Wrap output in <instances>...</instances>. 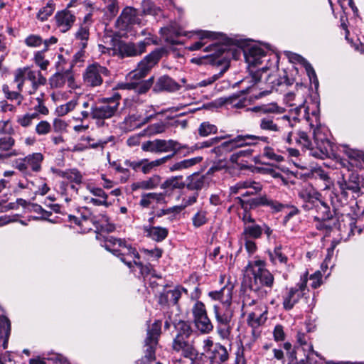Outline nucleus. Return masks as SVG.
I'll return each instance as SVG.
<instances>
[{
    "label": "nucleus",
    "instance_id": "24",
    "mask_svg": "<svg viewBox=\"0 0 364 364\" xmlns=\"http://www.w3.org/2000/svg\"><path fill=\"white\" fill-rule=\"evenodd\" d=\"M213 311L217 323H230L233 316L231 305L215 304L213 306Z\"/></svg>",
    "mask_w": 364,
    "mask_h": 364
},
{
    "label": "nucleus",
    "instance_id": "54",
    "mask_svg": "<svg viewBox=\"0 0 364 364\" xmlns=\"http://www.w3.org/2000/svg\"><path fill=\"white\" fill-rule=\"evenodd\" d=\"M205 183V177L199 174H194L191 176L187 188L190 190H200Z\"/></svg>",
    "mask_w": 364,
    "mask_h": 364
},
{
    "label": "nucleus",
    "instance_id": "52",
    "mask_svg": "<svg viewBox=\"0 0 364 364\" xmlns=\"http://www.w3.org/2000/svg\"><path fill=\"white\" fill-rule=\"evenodd\" d=\"M255 109L262 114H282L284 112V109L276 103L263 105Z\"/></svg>",
    "mask_w": 364,
    "mask_h": 364
},
{
    "label": "nucleus",
    "instance_id": "49",
    "mask_svg": "<svg viewBox=\"0 0 364 364\" xmlns=\"http://www.w3.org/2000/svg\"><path fill=\"white\" fill-rule=\"evenodd\" d=\"M77 105L78 102L77 98L73 99L65 104L58 106L55 109V112L58 116H64L75 109Z\"/></svg>",
    "mask_w": 364,
    "mask_h": 364
},
{
    "label": "nucleus",
    "instance_id": "41",
    "mask_svg": "<svg viewBox=\"0 0 364 364\" xmlns=\"http://www.w3.org/2000/svg\"><path fill=\"white\" fill-rule=\"evenodd\" d=\"M202 160L201 157H195L188 159H184L181 161L176 162L169 166L168 168L171 172L180 171L183 169L188 168Z\"/></svg>",
    "mask_w": 364,
    "mask_h": 364
},
{
    "label": "nucleus",
    "instance_id": "9",
    "mask_svg": "<svg viewBox=\"0 0 364 364\" xmlns=\"http://www.w3.org/2000/svg\"><path fill=\"white\" fill-rule=\"evenodd\" d=\"M193 322L196 328L201 333L207 334L213 330V325L208 316L204 304L196 301L192 308Z\"/></svg>",
    "mask_w": 364,
    "mask_h": 364
},
{
    "label": "nucleus",
    "instance_id": "10",
    "mask_svg": "<svg viewBox=\"0 0 364 364\" xmlns=\"http://www.w3.org/2000/svg\"><path fill=\"white\" fill-rule=\"evenodd\" d=\"M161 58V51L156 50L151 52L139 63L137 68L130 72L127 77L129 80H140L144 77Z\"/></svg>",
    "mask_w": 364,
    "mask_h": 364
},
{
    "label": "nucleus",
    "instance_id": "6",
    "mask_svg": "<svg viewBox=\"0 0 364 364\" xmlns=\"http://www.w3.org/2000/svg\"><path fill=\"white\" fill-rule=\"evenodd\" d=\"M119 105V96L102 99L99 105L95 103L93 119L99 120L103 125L104 120L110 119L117 113Z\"/></svg>",
    "mask_w": 364,
    "mask_h": 364
},
{
    "label": "nucleus",
    "instance_id": "46",
    "mask_svg": "<svg viewBox=\"0 0 364 364\" xmlns=\"http://www.w3.org/2000/svg\"><path fill=\"white\" fill-rule=\"evenodd\" d=\"M212 355L221 364L226 362L229 358V353L227 348L221 345L220 343H216L213 350L212 351Z\"/></svg>",
    "mask_w": 364,
    "mask_h": 364
},
{
    "label": "nucleus",
    "instance_id": "53",
    "mask_svg": "<svg viewBox=\"0 0 364 364\" xmlns=\"http://www.w3.org/2000/svg\"><path fill=\"white\" fill-rule=\"evenodd\" d=\"M193 34L197 36L199 41L207 42L206 40L218 39L222 36V33H215L213 31L198 30L193 32Z\"/></svg>",
    "mask_w": 364,
    "mask_h": 364
},
{
    "label": "nucleus",
    "instance_id": "50",
    "mask_svg": "<svg viewBox=\"0 0 364 364\" xmlns=\"http://www.w3.org/2000/svg\"><path fill=\"white\" fill-rule=\"evenodd\" d=\"M187 293V290L183 287H177L172 290L166 291V299L172 304H176L181 298L182 293Z\"/></svg>",
    "mask_w": 364,
    "mask_h": 364
},
{
    "label": "nucleus",
    "instance_id": "63",
    "mask_svg": "<svg viewBox=\"0 0 364 364\" xmlns=\"http://www.w3.org/2000/svg\"><path fill=\"white\" fill-rule=\"evenodd\" d=\"M43 42V39L38 35L31 34L28 36L25 40L24 43L28 47L31 48H38L40 47Z\"/></svg>",
    "mask_w": 364,
    "mask_h": 364
},
{
    "label": "nucleus",
    "instance_id": "22",
    "mask_svg": "<svg viewBox=\"0 0 364 364\" xmlns=\"http://www.w3.org/2000/svg\"><path fill=\"white\" fill-rule=\"evenodd\" d=\"M58 29L65 33L70 29L75 21V15L67 9L58 11L55 16Z\"/></svg>",
    "mask_w": 364,
    "mask_h": 364
},
{
    "label": "nucleus",
    "instance_id": "7",
    "mask_svg": "<svg viewBox=\"0 0 364 364\" xmlns=\"http://www.w3.org/2000/svg\"><path fill=\"white\" fill-rule=\"evenodd\" d=\"M173 349L181 353L182 356L193 360H203L204 353H199L193 340L191 338H183L181 336H176L173 341Z\"/></svg>",
    "mask_w": 364,
    "mask_h": 364
},
{
    "label": "nucleus",
    "instance_id": "57",
    "mask_svg": "<svg viewBox=\"0 0 364 364\" xmlns=\"http://www.w3.org/2000/svg\"><path fill=\"white\" fill-rule=\"evenodd\" d=\"M225 71V70H221L218 74H215L213 76H211L205 80H203L196 85H188L186 88L189 89V90H192V89H195L198 87H205L209 85H211L215 81L218 80L223 75Z\"/></svg>",
    "mask_w": 364,
    "mask_h": 364
},
{
    "label": "nucleus",
    "instance_id": "20",
    "mask_svg": "<svg viewBox=\"0 0 364 364\" xmlns=\"http://www.w3.org/2000/svg\"><path fill=\"white\" fill-rule=\"evenodd\" d=\"M233 287L231 283L228 282L220 290L209 291L208 295L213 301H220V304L231 305Z\"/></svg>",
    "mask_w": 364,
    "mask_h": 364
},
{
    "label": "nucleus",
    "instance_id": "26",
    "mask_svg": "<svg viewBox=\"0 0 364 364\" xmlns=\"http://www.w3.org/2000/svg\"><path fill=\"white\" fill-rule=\"evenodd\" d=\"M299 196L306 203L304 205V208L308 210L311 209L317 201L320 200L318 198L319 194L313 187L309 186L303 188L300 191Z\"/></svg>",
    "mask_w": 364,
    "mask_h": 364
},
{
    "label": "nucleus",
    "instance_id": "12",
    "mask_svg": "<svg viewBox=\"0 0 364 364\" xmlns=\"http://www.w3.org/2000/svg\"><path fill=\"white\" fill-rule=\"evenodd\" d=\"M109 73V71L106 67L97 63H92L86 68L83 73V80L87 86H100L103 82V77L108 76Z\"/></svg>",
    "mask_w": 364,
    "mask_h": 364
},
{
    "label": "nucleus",
    "instance_id": "30",
    "mask_svg": "<svg viewBox=\"0 0 364 364\" xmlns=\"http://www.w3.org/2000/svg\"><path fill=\"white\" fill-rule=\"evenodd\" d=\"M161 178L159 175H153L146 180L133 183L131 189L133 191L141 190H151L156 188L161 183Z\"/></svg>",
    "mask_w": 364,
    "mask_h": 364
},
{
    "label": "nucleus",
    "instance_id": "4",
    "mask_svg": "<svg viewBox=\"0 0 364 364\" xmlns=\"http://www.w3.org/2000/svg\"><path fill=\"white\" fill-rule=\"evenodd\" d=\"M140 23L141 19L139 18L137 10L132 6H126L117 18L115 26L122 35L132 36L134 35L133 26Z\"/></svg>",
    "mask_w": 364,
    "mask_h": 364
},
{
    "label": "nucleus",
    "instance_id": "36",
    "mask_svg": "<svg viewBox=\"0 0 364 364\" xmlns=\"http://www.w3.org/2000/svg\"><path fill=\"white\" fill-rule=\"evenodd\" d=\"M301 297V296L296 289L289 288L283 296L284 309L285 310H291Z\"/></svg>",
    "mask_w": 364,
    "mask_h": 364
},
{
    "label": "nucleus",
    "instance_id": "21",
    "mask_svg": "<svg viewBox=\"0 0 364 364\" xmlns=\"http://www.w3.org/2000/svg\"><path fill=\"white\" fill-rule=\"evenodd\" d=\"M306 92L305 88L298 90L296 93H289L287 95V98L289 102L294 101L291 103V106H294L297 114H301L303 111L304 117L309 119V107L305 106L306 100L304 97V93Z\"/></svg>",
    "mask_w": 364,
    "mask_h": 364
},
{
    "label": "nucleus",
    "instance_id": "28",
    "mask_svg": "<svg viewBox=\"0 0 364 364\" xmlns=\"http://www.w3.org/2000/svg\"><path fill=\"white\" fill-rule=\"evenodd\" d=\"M252 206H267L269 207L273 212H279L284 208V205L281 203L272 200L266 195L253 198L251 202Z\"/></svg>",
    "mask_w": 364,
    "mask_h": 364
},
{
    "label": "nucleus",
    "instance_id": "35",
    "mask_svg": "<svg viewBox=\"0 0 364 364\" xmlns=\"http://www.w3.org/2000/svg\"><path fill=\"white\" fill-rule=\"evenodd\" d=\"M184 187L185 183L183 181V176H171L161 184V188L164 190L165 193L175 189H182Z\"/></svg>",
    "mask_w": 364,
    "mask_h": 364
},
{
    "label": "nucleus",
    "instance_id": "29",
    "mask_svg": "<svg viewBox=\"0 0 364 364\" xmlns=\"http://www.w3.org/2000/svg\"><path fill=\"white\" fill-rule=\"evenodd\" d=\"M165 203V193H148L141 196L139 204L143 208Z\"/></svg>",
    "mask_w": 364,
    "mask_h": 364
},
{
    "label": "nucleus",
    "instance_id": "55",
    "mask_svg": "<svg viewBox=\"0 0 364 364\" xmlns=\"http://www.w3.org/2000/svg\"><path fill=\"white\" fill-rule=\"evenodd\" d=\"M105 4V10L111 17H114L119 9L117 0H102Z\"/></svg>",
    "mask_w": 364,
    "mask_h": 364
},
{
    "label": "nucleus",
    "instance_id": "45",
    "mask_svg": "<svg viewBox=\"0 0 364 364\" xmlns=\"http://www.w3.org/2000/svg\"><path fill=\"white\" fill-rule=\"evenodd\" d=\"M0 332L4 336L3 348L6 349L8 346V341L11 332V323L9 320L5 316H0Z\"/></svg>",
    "mask_w": 364,
    "mask_h": 364
},
{
    "label": "nucleus",
    "instance_id": "39",
    "mask_svg": "<svg viewBox=\"0 0 364 364\" xmlns=\"http://www.w3.org/2000/svg\"><path fill=\"white\" fill-rule=\"evenodd\" d=\"M159 143L160 153L172 151L173 154H171L172 156L182 148L178 141L173 139H159Z\"/></svg>",
    "mask_w": 364,
    "mask_h": 364
},
{
    "label": "nucleus",
    "instance_id": "32",
    "mask_svg": "<svg viewBox=\"0 0 364 364\" xmlns=\"http://www.w3.org/2000/svg\"><path fill=\"white\" fill-rule=\"evenodd\" d=\"M152 84L153 77H151L141 82H130L119 84V87L121 89L134 90L138 94H144L151 88Z\"/></svg>",
    "mask_w": 364,
    "mask_h": 364
},
{
    "label": "nucleus",
    "instance_id": "44",
    "mask_svg": "<svg viewBox=\"0 0 364 364\" xmlns=\"http://www.w3.org/2000/svg\"><path fill=\"white\" fill-rule=\"evenodd\" d=\"M262 233V228L254 223L250 225H246L244 227V230L242 234V238H259Z\"/></svg>",
    "mask_w": 364,
    "mask_h": 364
},
{
    "label": "nucleus",
    "instance_id": "15",
    "mask_svg": "<svg viewBox=\"0 0 364 364\" xmlns=\"http://www.w3.org/2000/svg\"><path fill=\"white\" fill-rule=\"evenodd\" d=\"M78 102L77 107L80 109V114L74 117L76 122H83L85 119L93 117L95 102L93 98L86 97H77Z\"/></svg>",
    "mask_w": 364,
    "mask_h": 364
},
{
    "label": "nucleus",
    "instance_id": "43",
    "mask_svg": "<svg viewBox=\"0 0 364 364\" xmlns=\"http://www.w3.org/2000/svg\"><path fill=\"white\" fill-rule=\"evenodd\" d=\"M205 52L211 53L210 55L213 58H219L222 56L223 54L226 53V55L229 53V50L228 49V46L225 44L221 43H214L211 44L204 49ZM225 56V58H226Z\"/></svg>",
    "mask_w": 364,
    "mask_h": 364
},
{
    "label": "nucleus",
    "instance_id": "8",
    "mask_svg": "<svg viewBox=\"0 0 364 364\" xmlns=\"http://www.w3.org/2000/svg\"><path fill=\"white\" fill-rule=\"evenodd\" d=\"M43 160L44 156L40 152H36L16 159L14 166L25 176H28L30 171L38 173L41 171Z\"/></svg>",
    "mask_w": 364,
    "mask_h": 364
},
{
    "label": "nucleus",
    "instance_id": "58",
    "mask_svg": "<svg viewBox=\"0 0 364 364\" xmlns=\"http://www.w3.org/2000/svg\"><path fill=\"white\" fill-rule=\"evenodd\" d=\"M166 123L164 122H159L149 125L146 129H144V132L146 134L151 136L163 133L166 131Z\"/></svg>",
    "mask_w": 364,
    "mask_h": 364
},
{
    "label": "nucleus",
    "instance_id": "61",
    "mask_svg": "<svg viewBox=\"0 0 364 364\" xmlns=\"http://www.w3.org/2000/svg\"><path fill=\"white\" fill-rule=\"evenodd\" d=\"M178 333L176 336H181L183 338H190L193 331L189 323L185 321H180L177 325Z\"/></svg>",
    "mask_w": 364,
    "mask_h": 364
},
{
    "label": "nucleus",
    "instance_id": "33",
    "mask_svg": "<svg viewBox=\"0 0 364 364\" xmlns=\"http://www.w3.org/2000/svg\"><path fill=\"white\" fill-rule=\"evenodd\" d=\"M144 233L153 240L161 242L167 237L168 230L159 226H145L144 227Z\"/></svg>",
    "mask_w": 364,
    "mask_h": 364
},
{
    "label": "nucleus",
    "instance_id": "37",
    "mask_svg": "<svg viewBox=\"0 0 364 364\" xmlns=\"http://www.w3.org/2000/svg\"><path fill=\"white\" fill-rule=\"evenodd\" d=\"M171 158V155H167L151 161L146 159H144L143 164H141V172L144 174L149 173L152 170L166 163Z\"/></svg>",
    "mask_w": 364,
    "mask_h": 364
},
{
    "label": "nucleus",
    "instance_id": "11",
    "mask_svg": "<svg viewBox=\"0 0 364 364\" xmlns=\"http://www.w3.org/2000/svg\"><path fill=\"white\" fill-rule=\"evenodd\" d=\"M256 139L263 142H268V137L264 136H256L251 134L239 135L233 139L225 141L220 146L215 147L211 150V151L215 153L216 155H221L224 151H229L233 149L250 144V143L247 142V140Z\"/></svg>",
    "mask_w": 364,
    "mask_h": 364
},
{
    "label": "nucleus",
    "instance_id": "18",
    "mask_svg": "<svg viewBox=\"0 0 364 364\" xmlns=\"http://www.w3.org/2000/svg\"><path fill=\"white\" fill-rule=\"evenodd\" d=\"M284 140L289 145L296 144L309 149H313L311 141L304 131L298 130L296 132L289 131L287 135L284 137Z\"/></svg>",
    "mask_w": 364,
    "mask_h": 364
},
{
    "label": "nucleus",
    "instance_id": "2",
    "mask_svg": "<svg viewBox=\"0 0 364 364\" xmlns=\"http://www.w3.org/2000/svg\"><path fill=\"white\" fill-rule=\"evenodd\" d=\"M68 218L70 222L78 225L84 232H88L93 228H96V232H111L114 230V225L109 223L106 215L95 216L86 208L80 213V217L70 215Z\"/></svg>",
    "mask_w": 364,
    "mask_h": 364
},
{
    "label": "nucleus",
    "instance_id": "56",
    "mask_svg": "<svg viewBox=\"0 0 364 364\" xmlns=\"http://www.w3.org/2000/svg\"><path fill=\"white\" fill-rule=\"evenodd\" d=\"M218 131L217 127L208 122L201 123L198 127V134L200 136H208L210 134H215Z\"/></svg>",
    "mask_w": 364,
    "mask_h": 364
},
{
    "label": "nucleus",
    "instance_id": "27",
    "mask_svg": "<svg viewBox=\"0 0 364 364\" xmlns=\"http://www.w3.org/2000/svg\"><path fill=\"white\" fill-rule=\"evenodd\" d=\"M66 82H68V86L71 88L77 87L73 77L68 73H56L50 79V85L53 88L63 87Z\"/></svg>",
    "mask_w": 364,
    "mask_h": 364
},
{
    "label": "nucleus",
    "instance_id": "23",
    "mask_svg": "<svg viewBox=\"0 0 364 364\" xmlns=\"http://www.w3.org/2000/svg\"><path fill=\"white\" fill-rule=\"evenodd\" d=\"M343 151L349 159L353 166L359 169H364V151L352 149L348 145H343Z\"/></svg>",
    "mask_w": 364,
    "mask_h": 364
},
{
    "label": "nucleus",
    "instance_id": "1",
    "mask_svg": "<svg viewBox=\"0 0 364 364\" xmlns=\"http://www.w3.org/2000/svg\"><path fill=\"white\" fill-rule=\"evenodd\" d=\"M247 269L251 272L248 279L250 292L259 299L265 297L273 286V274L265 267V264L262 260L250 262Z\"/></svg>",
    "mask_w": 364,
    "mask_h": 364
},
{
    "label": "nucleus",
    "instance_id": "60",
    "mask_svg": "<svg viewBox=\"0 0 364 364\" xmlns=\"http://www.w3.org/2000/svg\"><path fill=\"white\" fill-rule=\"evenodd\" d=\"M45 52H46V50H44L37 51L34 53L33 57L35 63L43 70H46L49 65V61L46 59Z\"/></svg>",
    "mask_w": 364,
    "mask_h": 364
},
{
    "label": "nucleus",
    "instance_id": "40",
    "mask_svg": "<svg viewBox=\"0 0 364 364\" xmlns=\"http://www.w3.org/2000/svg\"><path fill=\"white\" fill-rule=\"evenodd\" d=\"M259 127L262 131L268 133H277L281 131V127L270 117L261 118Z\"/></svg>",
    "mask_w": 364,
    "mask_h": 364
},
{
    "label": "nucleus",
    "instance_id": "51",
    "mask_svg": "<svg viewBox=\"0 0 364 364\" xmlns=\"http://www.w3.org/2000/svg\"><path fill=\"white\" fill-rule=\"evenodd\" d=\"M63 177L76 184L82 183L83 176L80 171L76 168H71L63 173Z\"/></svg>",
    "mask_w": 364,
    "mask_h": 364
},
{
    "label": "nucleus",
    "instance_id": "25",
    "mask_svg": "<svg viewBox=\"0 0 364 364\" xmlns=\"http://www.w3.org/2000/svg\"><path fill=\"white\" fill-rule=\"evenodd\" d=\"M14 144L15 139L10 135L0 138V159H6L18 155L17 151L12 149Z\"/></svg>",
    "mask_w": 364,
    "mask_h": 364
},
{
    "label": "nucleus",
    "instance_id": "3",
    "mask_svg": "<svg viewBox=\"0 0 364 364\" xmlns=\"http://www.w3.org/2000/svg\"><path fill=\"white\" fill-rule=\"evenodd\" d=\"M102 246L116 256L119 257L120 260L132 269H134V260H139L140 258L136 249L132 247L130 244L112 236L106 237Z\"/></svg>",
    "mask_w": 364,
    "mask_h": 364
},
{
    "label": "nucleus",
    "instance_id": "17",
    "mask_svg": "<svg viewBox=\"0 0 364 364\" xmlns=\"http://www.w3.org/2000/svg\"><path fill=\"white\" fill-rule=\"evenodd\" d=\"M266 314L267 310L265 309L262 311V309L260 308V306L257 305L255 311L250 312L248 314L247 320V323L250 326L252 327V333L255 338H257L260 335V331L258 328L267 320V316H265Z\"/></svg>",
    "mask_w": 364,
    "mask_h": 364
},
{
    "label": "nucleus",
    "instance_id": "5",
    "mask_svg": "<svg viewBox=\"0 0 364 364\" xmlns=\"http://www.w3.org/2000/svg\"><path fill=\"white\" fill-rule=\"evenodd\" d=\"M161 322L156 321L148 328L145 339L144 358L138 360L137 364H147L146 361L155 360V350L158 344V338L161 333Z\"/></svg>",
    "mask_w": 364,
    "mask_h": 364
},
{
    "label": "nucleus",
    "instance_id": "47",
    "mask_svg": "<svg viewBox=\"0 0 364 364\" xmlns=\"http://www.w3.org/2000/svg\"><path fill=\"white\" fill-rule=\"evenodd\" d=\"M269 256L271 262L274 264L277 262L284 264H287L288 257L282 253L281 245L276 246L272 252L269 251Z\"/></svg>",
    "mask_w": 364,
    "mask_h": 364
},
{
    "label": "nucleus",
    "instance_id": "48",
    "mask_svg": "<svg viewBox=\"0 0 364 364\" xmlns=\"http://www.w3.org/2000/svg\"><path fill=\"white\" fill-rule=\"evenodd\" d=\"M75 36L76 41H79V43L82 48H85L87 46V42L89 38L88 26L85 24L81 25L76 31Z\"/></svg>",
    "mask_w": 364,
    "mask_h": 364
},
{
    "label": "nucleus",
    "instance_id": "42",
    "mask_svg": "<svg viewBox=\"0 0 364 364\" xmlns=\"http://www.w3.org/2000/svg\"><path fill=\"white\" fill-rule=\"evenodd\" d=\"M314 207H315L318 211V215L315 216L316 220L326 221L331 218L332 215L330 207L321 200L317 201Z\"/></svg>",
    "mask_w": 364,
    "mask_h": 364
},
{
    "label": "nucleus",
    "instance_id": "34",
    "mask_svg": "<svg viewBox=\"0 0 364 364\" xmlns=\"http://www.w3.org/2000/svg\"><path fill=\"white\" fill-rule=\"evenodd\" d=\"M245 189H254L256 191H261L262 186L259 183L250 180L239 181L234 186L230 187V193L232 195L237 193L241 194V191Z\"/></svg>",
    "mask_w": 364,
    "mask_h": 364
},
{
    "label": "nucleus",
    "instance_id": "13",
    "mask_svg": "<svg viewBox=\"0 0 364 364\" xmlns=\"http://www.w3.org/2000/svg\"><path fill=\"white\" fill-rule=\"evenodd\" d=\"M337 184L340 188L341 193L344 197H348L352 194L353 197L358 196L361 191V185L359 176L357 173H352L346 179L343 176L340 178Z\"/></svg>",
    "mask_w": 364,
    "mask_h": 364
},
{
    "label": "nucleus",
    "instance_id": "59",
    "mask_svg": "<svg viewBox=\"0 0 364 364\" xmlns=\"http://www.w3.org/2000/svg\"><path fill=\"white\" fill-rule=\"evenodd\" d=\"M141 9L144 14L157 15L161 11L160 9L154 5L151 0H143Z\"/></svg>",
    "mask_w": 364,
    "mask_h": 364
},
{
    "label": "nucleus",
    "instance_id": "19",
    "mask_svg": "<svg viewBox=\"0 0 364 364\" xmlns=\"http://www.w3.org/2000/svg\"><path fill=\"white\" fill-rule=\"evenodd\" d=\"M155 116V113L144 117H142L141 115H129L124 119L121 128L125 132H131L148 123Z\"/></svg>",
    "mask_w": 364,
    "mask_h": 364
},
{
    "label": "nucleus",
    "instance_id": "14",
    "mask_svg": "<svg viewBox=\"0 0 364 364\" xmlns=\"http://www.w3.org/2000/svg\"><path fill=\"white\" fill-rule=\"evenodd\" d=\"M243 53L250 69L262 64L264 61L269 60L265 51L256 45L247 48Z\"/></svg>",
    "mask_w": 364,
    "mask_h": 364
},
{
    "label": "nucleus",
    "instance_id": "38",
    "mask_svg": "<svg viewBox=\"0 0 364 364\" xmlns=\"http://www.w3.org/2000/svg\"><path fill=\"white\" fill-rule=\"evenodd\" d=\"M25 77L26 80L31 81L33 90L35 91L39 85H45L46 80L41 73L32 70L28 67H24Z\"/></svg>",
    "mask_w": 364,
    "mask_h": 364
},
{
    "label": "nucleus",
    "instance_id": "64",
    "mask_svg": "<svg viewBox=\"0 0 364 364\" xmlns=\"http://www.w3.org/2000/svg\"><path fill=\"white\" fill-rule=\"evenodd\" d=\"M141 149L151 153H160L159 139L144 141L141 144Z\"/></svg>",
    "mask_w": 364,
    "mask_h": 364
},
{
    "label": "nucleus",
    "instance_id": "31",
    "mask_svg": "<svg viewBox=\"0 0 364 364\" xmlns=\"http://www.w3.org/2000/svg\"><path fill=\"white\" fill-rule=\"evenodd\" d=\"M180 85L168 76L164 75L158 79L154 90L155 92L168 91L173 92L178 90Z\"/></svg>",
    "mask_w": 364,
    "mask_h": 364
},
{
    "label": "nucleus",
    "instance_id": "62",
    "mask_svg": "<svg viewBox=\"0 0 364 364\" xmlns=\"http://www.w3.org/2000/svg\"><path fill=\"white\" fill-rule=\"evenodd\" d=\"M38 117L37 112L27 113L18 117V123L23 127H27L30 126L32 121Z\"/></svg>",
    "mask_w": 364,
    "mask_h": 364
},
{
    "label": "nucleus",
    "instance_id": "16",
    "mask_svg": "<svg viewBox=\"0 0 364 364\" xmlns=\"http://www.w3.org/2000/svg\"><path fill=\"white\" fill-rule=\"evenodd\" d=\"M147 43L145 41L134 43H121L118 46L119 54L122 58L140 55L146 50Z\"/></svg>",
    "mask_w": 364,
    "mask_h": 364
}]
</instances>
